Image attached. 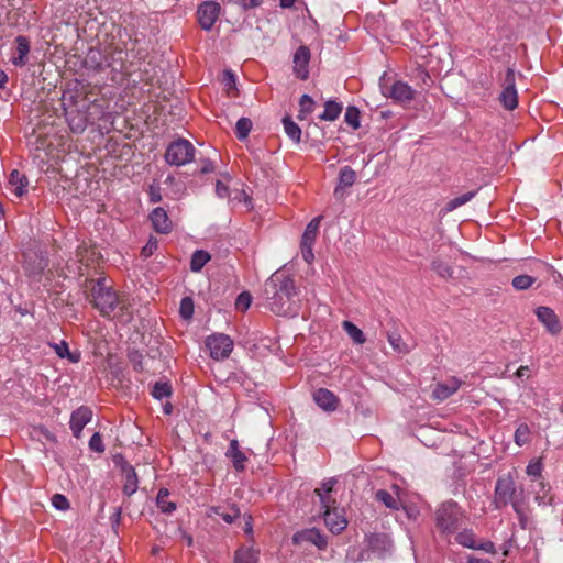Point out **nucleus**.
<instances>
[{
    "label": "nucleus",
    "instance_id": "nucleus-1",
    "mask_svg": "<svg viewBox=\"0 0 563 563\" xmlns=\"http://www.w3.org/2000/svg\"><path fill=\"white\" fill-rule=\"evenodd\" d=\"M263 296L266 307L277 316L295 317L299 312L298 289L294 278L285 272L271 275L264 284Z\"/></svg>",
    "mask_w": 563,
    "mask_h": 563
},
{
    "label": "nucleus",
    "instance_id": "nucleus-2",
    "mask_svg": "<svg viewBox=\"0 0 563 563\" xmlns=\"http://www.w3.org/2000/svg\"><path fill=\"white\" fill-rule=\"evenodd\" d=\"M63 106L68 125L74 133H82L88 124L92 123V110L98 108L97 104L88 103L85 99L77 101L73 95L69 97L64 95Z\"/></svg>",
    "mask_w": 563,
    "mask_h": 563
},
{
    "label": "nucleus",
    "instance_id": "nucleus-3",
    "mask_svg": "<svg viewBox=\"0 0 563 563\" xmlns=\"http://www.w3.org/2000/svg\"><path fill=\"white\" fill-rule=\"evenodd\" d=\"M91 303L103 317H109L121 303L118 294L107 285L104 278L91 282Z\"/></svg>",
    "mask_w": 563,
    "mask_h": 563
},
{
    "label": "nucleus",
    "instance_id": "nucleus-4",
    "mask_svg": "<svg viewBox=\"0 0 563 563\" xmlns=\"http://www.w3.org/2000/svg\"><path fill=\"white\" fill-rule=\"evenodd\" d=\"M464 511L455 501H445L435 511V525L442 533H453L464 520Z\"/></svg>",
    "mask_w": 563,
    "mask_h": 563
},
{
    "label": "nucleus",
    "instance_id": "nucleus-5",
    "mask_svg": "<svg viewBox=\"0 0 563 563\" xmlns=\"http://www.w3.org/2000/svg\"><path fill=\"white\" fill-rule=\"evenodd\" d=\"M511 504L517 515L521 516L520 501L516 498L515 482L510 476L500 477L496 482L494 505L497 509Z\"/></svg>",
    "mask_w": 563,
    "mask_h": 563
},
{
    "label": "nucleus",
    "instance_id": "nucleus-6",
    "mask_svg": "<svg viewBox=\"0 0 563 563\" xmlns=\"http://www.w3.org/2000/svg\"><path fill=\"white\" fill-rule=\"evenodd\" d=\"M194 145L185 139L172 142L165 153V161L169 165L183 166L190 163L195 157Z\"/></svg>",
    "mask_w": 563,
    "mask_h": 563
},
{
    "label": "nucleus",
    "instance_id": "nucleus-7",
    "mask_svg": "<svg viewBox=\"0 0 563 563\" xmlns=\"http://www.w3.org/2000/svg\"><path fill=\"white\" fill-rule=\"evenodd\" d=\"M206 346L211 358L223 361L230 356L233 350V341L227 334L216 333L206 339Z\"/></svg>",
    "mask_w": 563,
    "mask_h": 563
},
{
    "label": "nucleus",
    "instance_id": "nucleus-8",
    "mask_svg": "<svg viewBox=\"0 0 563 563\" xmlns=\"http://www.w3.org/2000/svg\"><path fill=\"white\" fill-rule=\"evenodd\" d=\"M321 217L313 218L306 227L305 232L301 236V255L302 258L311 264L314 260L313 245L318 235Z\"/></svg>",
    "mask_w": 563,
    "mask_h": 563
},
{
    "label": "nucleus",
    "instance_id": "nucleus-9",
    "mask_svg": "<svg viewBox=\"0 0 563 563\" xmlns=\"http://www.w3.org/2000/svg\"><path fill=\"white\" fill-rule=\"evenodd\" d=\"M499 101L506 110L512 111L518 107V92L516 89V74L512 68H508L503 82V90L499 95Z\"/></svg>",
    "mask_w": 563,
    "mask_h": 563
},
{
    "label": "nucleus",
    "instance_id": "nucleus-10",
    "mask_svg": "<svg viewBox=\"0 0 563 563\" xmlns=\"http://www.w3.org/2000/svg\"><path fill=\"white\" fill-rule=\"evenodd\" d=\"M107 66L113 71H125V60L128 52L125 45L121 42H111L104 46Z\"/></svg>",
    "mask_w": 563,
    "mask_h": 563
},
{
    "label": "nucleus",
    "instance_id": "nucleus-11",
    "mask_svg": "<svg viewBox=\"0 0 563 563\" xmlns=\"http://www.w3.org/2000/svg\"><path fill=\"white\" fill-rule=\"evenodd\" d=\"M221 7L216 1H203L197 10V20L200 27L210 31L217 22Z\"/></svg>",
    "mask_w": 563,
    "mask_h": 563
},
{
    "label": "nucleus",
    "instance_id": "nucleus-12",
    "mask_svg": "<svg viewBox=\"0 0 563 563\" xmlns=\"http://www.w3.org/2000/svg\"><path fill=\"white\" fill-rule=\"evenodd\" d=\"M292 543L301 545L310 543L316 545L319 550H325L328 547L327 538L316 528L303 529L292 536Z\"/></svg>",
    "mask_w": 563,
    "mask_h": 563
},
{
    "label": "nucleus",
    "instance_id": "nucleus-13",
    "mask_svg": "<svg viewBox=\"0 0 563 563\" xmlns=\"http://www.w3.org/2000/svg\"><path fill=\"white\" fill-rule=\"evenodd\" d=\"M536 316L538 321L545 327L550 334L556 335L561 332V322L552 308L544 306L538 307L536 309Z\"/></svg>",
    "mask_w": 563,
    "mask_h": 563
},
{
    "label": "nucleus",
    "instance_id": "nucleus-14",
    "mask_svg": "<svg viewBox=\"0 0 563 563\" xmlns=\"http://www.w3.org/2000/svg\"><path fill=\"white\" fill-rule=\"evenodd\" d=\"M92 410L89 407L81 406L73 411L70 416L69 427L73 435L77 439L81 437L84 428L91 421Z\"/></svg>",
    "mask_w": 563,
    "mask_h": 563
},
{
    "label": "nucleus",
    "instance_id": "nucleus-15",
    "mask_svg": "<svg viewBox=\"0 0 563 563\" xmlns=\"http://www.w3.org/2000/svg\"><path fill=\"white\" fill-rule=\"evenodd\" d=\"M322 508L324 510L323 520L329 530L335 534L342 532L346 528L347 521L345 517L338 510L336 506L332 505L331 507Z\"/></svg>",
    "mask_w": 563,
    "mask_h": 563
},
{
    "label": "nucleus",
    "instance_id": "nucleus-16",
    "mask_svg": "<svg viewBox=\"0 0 563 563\" xmlns=\"http://www.w3.org/2000/svg\"><path fill=\"white\" fill-rule=\"evenodd\" d=\"M310 49L301 45L294 54V74L297 78L306 80L309 77Z\"/></svg>",
    "mask_w": 563,
    "mask_h": 563
},
{
    "label": "nucleus",
    "instance_id": "nucleus-17",
    "mask_svg": "<svg viewBox=\"0 0 563 563\" xmlns=\"http://www.w3.org/2000/svg\"><path fill=\"white\" fill-rule=\"evenodd\" d=\"M415 90L405 81H395L388 90V97L398 103H409L415 98Z\"/></svg>",
    "mask_w": 563,
    "mask_h": 563
},
{
    "label": "nucleus",
    "instance_id": "nucleus-18",
    "mask_svg": "<svg viewBox=\"0 0 563 563\" xmlns=\"http://www.w3.org/2000/svg\"><path fill=\"white\" fill-rule=\"evenodd\" d=\"M462 385V380L456 377H450L445 382L435 384L432 390V398L439 401L448 399L455 394Z\"/></svg>",
    "mask_w": 563,
    "mask_h": 563
},
{
    "label": "nucleus",
    "instance_id": "nucleus-19",
    "mask_svg": "<svg viewBox=\"0 0 563 563\" xmlns=\"http://www.w3.org/2000/svg\"><path fill=\"white\" fill-rule=\"evenodd\" d=\"M314 402L324 411H335L340 404L339 398L327 388H319L313 393Z\"/></svg>",
    "mask_w": 563,
    "mask_h": 563
},
{
    "label": "nucleus",
    "instance_id": "nucleus-20",
    "mask_svg": "<svg viewBox=\"0 0 563 563\" xmlns=\"http://www.w3.org/2000/svg\"><path fill=\"white\" fill-rule=\"evenodd\" d=\"M150 220H151L152 225L156 232L166 234L172 231L173 223L164 208H162V207L155 208L150 213Z\"/></svg>",
    "mask_w": 563,
    "mask_h": 563
},
{
    "label": "nucleus",
    "instance_id": "nucleus-21",
    "mask_svg": "<svg viewBox=\"0 0 563 563\" xmlns=\"http://www.w3.org/2000/svg\"><path fill=\"white\" fill-rule=\"evenodd\" d=\"M84 64L87 69L93 71H100L108 68L104 48H89L85 57Z\"/></svg>",
    "mask_w": 563,
    "mask_h": 563
},
{
    "label": "nucleus",
    "instance_id": "nucleus-22",
    "mask_svg": "<svg viewBox=\"0 0 563 563\" xmlns=\"http://www.w3.org/2000/svg\"><path fill=\"white\" fill-rule=\"evenodd\" d=\"M29 180L25 175L20 173L18 169H13L9 176L8 188L11 192L20 198L26 192Z\"/></svg>",
    "mask_w": 563,
    "mask_h": 563
},
{
    "label": "nucleus",
    "instance_id": "nucleus-23",
    "mask_svg": "<svg viewBox=\"0 0 563 563\" xmlns=\"http://www.w3.org/2000/svg\"><path fill=\"white\" fill-rule=\"evenodd\" d=\"M225 455H227V457L231 459L235 471L241 472L245 468V462L247 461V457L240 450L238 440H235V439L231 440Z\"/></svg>",
    "mask_w": 563,
    "mask_h": 563
},
{
    "label": "nucleus",
    "instance_id": "nucleus-24",
    "mask_svg": "<svg viewBox=\"0 0 563 563\" xmlns=\"http://www.w3.org/2000/svg\"><path fill=\"white\" fill-rule=\"evenodd\" d=\"M335 484L336 479L331 477L322 482L321 488H317L314 490L316 495L320 499L322 507H331L332 505H335L336 501L331 496V493Z\"/></svg>",
    "mask_w": 563,
    "mask_h": 563
},
{
    "label": "nucleus",
    "instance_id": "nucleus-25",
    "mask_svg": "<svg viewBox=\"0 0 563 563\" xmlns=\"http://www.w3.org/2000/svg\"><path fill=\"white\" fill-rule=\"evenodd\" d=\"M355 180L356 173L350 166L342 167L339 174V185L334 189V196L336 198L342 197V189L353 186Z\"/></svg>",
    "mask_w": 563,
    "mask_h": 563
},
{
    "label": "nucleus",
    "instance_id": "nucleus-26",
    "mask_svg": "<svg viewBox=\"0 0 563 563\" xmlns=\"http://www.w3.org/2000/svg\"><path fill=\"white\" fill-rule=\"evenodd\" d=\"M124 484H123V493L126 496L133 495L139 487V479L136 472L133 466L126 464L122 467Z\"/></svg>",
    "mask_w": 563,
    "mask_h": 563
},
{
    "label": "nucleus",
    "instance_id": "nucleus-27",
    "mask_svg": "<svg viewBox=\"0 0 563 563\" xmlns=\"http://www.w3.org/2000/svg\"><path fill=\"white\" fill-rule=\"evenodd\" d=\"M15 53L12 56V63L15 66H23L26 63V56L30 52V43L26 37L18 36L15 38Z\"/></svg>",
    "mask_w": 563,
    "mask_h": 563
},
{
    "label": "nucleus",
    "instance_id": "nucleus-28",
    "mask_svg": "<svg viewBox=\"0 0 563 563\" xmlns=\"http://www.w3.org/2000/svg\"><path fill=\"white\" fill-rule=\"evenodd\" d=\"M550 486L543 479H540L534 489V500L540 506H548L552 504L553 497L550 495Z\"/></svg>",
    "mask_w": 563,
    "mask_h": 563
},
{
    "label": "nucleus",
    "instance_id": "nucleus-29",
    "mask_svg": "<svg viewBox=\"0 0 563 563\" xmlns=\"http://www.w3.org/2000/svg\"><path fill=\"white\" fill-rule=\"evenodd\" d=\"M168 497L169 490L167 488H161L156 496V505L162 512L170 515L176 510V503L169 500Z\"/></svg>",
    "mask_w": 563,
    "mask_h": 563
},
{
    "label": "nucleus",
    "instance_id": "nucleus-30",
    "mask_svg": "<svg viewBox=\"0 0 563 563\" xmlns=\"http://www.w3.org/2000/svg\"><path fill=\"white\" fill-rule=\"evenodd\" d=\"M258 552L253 548L242 547L235 551L234 563H257Z\"/></svg>",
    "mask_w": 563,
    "mask_h": 563
},
{
    "label": "nucleus",
    "instance_id": "nucleus-31",
    "mask_svg": "<svg viewBox=\"0 0 563 563\" xmlns=\"http://www.w3.org/2000/svg\"><path fill=\"white\" fill-rule=\"evenodd\" d=\"M211 256L203 250H197L191 255L190 269L194 273H198L202 267L210 261Z\"/></svg>",
    "mask_w": 563,
    "mask_h": 563
},
{
    "label": "nucleus",
    "instance_id": "nucleus-32",
    "mask_svg": "<svg viewBox=\"0 0 563 563\" xmlns=\"http://www.w3.org/2000/svg\"><path fill=\"white\" fill-rule=\"evenodd\" d=\"M49 346L54 349L55 353L60 358H68L73 363L79 362V354H74L69 351L68 344L65 341H60L59 343H49Z\"/></svg>",
    "mask_w": 563,
    "mask_h": 563
},
{
    "label": "nucleus",
    "instance_id": "nucleus-33",
    "mask_svg": "<svg viewBox=\"0 0 563 563\" xmlns=\"http://www.w3.org/2000/svg\"><path fill=\"white\" fill-rule=\"evenodd\" d=\"M341 112L342 106L335 101L330 100L325 102L324 111L319 118L324 121H334L339 118Z\"/></svg>",
    "mask_w": 563,
    "mask_h": 563
},
{
    "label": "nucleus",
    "instance_id": "nucleus-34",
    "mask_svg": "<svg viewBox=\"0 0 563 563\" xmlns=\"http://www.w3.org/2000/svg\"><path fill=\"white\" fill-rule=\"evenodd\" d=\"M342 327L344 331L347 333V335L353 340L356 344H363L366 341V338L363 333V331L357 328L354 323L351 321H343Z\"/></svg>",
    "mask_w": 563,
    "mask_h": 563
},
{
    "label": "nucleus",
    "instance_id": "nucleus-35",
    "mask_svg": "<svg viewBox=\"0 0 563 563\" xmlns=\"http://www.w3.org/2000/svg\"><path fill=\"white\" fill-rule=\"evenodd\" d=\"M283 124L287 136L294 142L299 143L301 129L289 117L283 119Z\"/></svg>",
    "mask_w": 563,
    "mask_h": 563
},
{
    "label": "nucleus",
    "instance_id": "nucleus-36",
    "mask_svg": "<svg viewBox=\"0 0 563 563\" xmlns=\"http://www.w3.org/2000/svg\"><path fill=\"white\" fill-rule=\"evenodd\" d=\"M455 540L459 544H461L464 548H468V549H473V550L476 548L477 540H476L475 533L472 530L465 529V530L459 532L456 534Z\"/></svg>",
    "mask_w": 563,
    "mask_h": 563
},
{
    "label": "nucleus",
    "instance_id": "nucleus-37",
    "mask_svg": "<svg viewBox=\"0 0 563 563\" xmlns=\"http://www.w3.org/2000/svg\"><path fill=\"white\" fill-rule=\"evenodd\" d=\"M431 267L441 278L448 279L453 275V268L440 258H434L431 262Z\"/></svg>",
    "mask_w": 563,
    "mask_h": 563
},
{
    "label": "nucleus",
    "instance_id": "nucleus-38",
    "mask_svg": "<svg viewBox=\"0 0 563 563\" xmlns=\"http://www.w3.org/2000/svg\"><path fill=\"white\" fill-rule=\"evenodd\" d=\"M475 194H476L475 191H468L459 197L451 199L444 208L445 212H451V211L455 210L456 208L467 203L468 201H471L474 198Z\"/></svg>",
    "mask_w": 563,
    "mask_h": 563
},
{
    "label": "nucleus",
    "instance_id": "nucleus-39",
    "mask_svg": "<svg viewBox=\"0 0 563 563\" xmlns=\"http://www.w3.org/2000/svg\"><path fill=\"white\" fill-rule=\"evenodd\" d=\"M253 123L249 118H240L235 124V135L239 140L247 137L252 130Z\"/></svg>",
    "mask_w": 563,
    "mask_h": 563
},
{
    "label": "nucleus",
    "instance_id": "nucleus-40",
    "mask_svg": "<svg viewBox=\"0 0 563 563\" xmlns=\"http://www.w3.org/2000/svg\"><path fill=\"white\" fill-rule=\"evenodd\" d=\"M299 114L298 119L303 120L308 114L313 112L314 108V101L313 99L308 95H302L299 100Z\"/></svg>",
    "mask_w": 563,
    "mask_h": 563
},
{
    "label": "nucleus",
    "instance_id": "nucleus-41",
    "mask_svg": "<svg viewBox=\"0 0 563 563\" xmlns=\"http://www.w3.org/2000/svg\"><path fill=\"white\" fill-rule=\"evenodd\" d=\"M151 394L154 398L162 400L172 395V386L167 382H156Z\"/></svg>",
    "mask_w": 563,
    "mask_h": 563
},
{
    "label": "nucleus",
    "instance_id": "nucleus-42",
    "mask_svg": "<svg viewBox=\"0 0 563 563\" xmlns=\"http://www.w3.org/2000/svg\"><path fill=\"white\" fill-rule=\"evenodd\" d=\"M536 282V278L529 275H518L516 276L511 285L516 290H527L529 289Z\"/></svg>",
    "mask_w": 563,
    "mask_h": 563
},
{
    "label": "nucleus",
    "instance_id": "nucleus-43",
    "mask_svg": "<svg viewBox=\"0 0 563 563\" xmlns=\"http://www.w3.org/2000/svg\"><path fill=\"white\" fill-rule=\"evenodd\" d=\"M375 497L378 501L383 503L387 508H390V509L398 508V500L396 498H394L391 496V494L385 489L377 490Z\"/></svg>",
    "mask_w": 563,
    "mask_h": 563
},
{
    "label": "nucleus",
    "instance_id": "nucleus-44",
    "mask_svg": "<svg viewBox=\"0 0 563 563\" xmlns=\"http://www.w3.org/2000/svg\"><path fill=\"white\" fill-rule=\"evenodd\" d=\"M47 263L44 257L38 256L34 264H31L29 261L25 262V271L29 275L37 276L41 275Z\"/></svg>",
    "mask_w": 563,
    "mask_h": 563
},
{
    "label": "nucleus",
    "instance_id": "nucleus-45",
    "mask_svg": "<svg viewBox=\"0 0 563 563\" xmlns=\"http://www.w3.org/2000/svg\"><path fill=\"white\" fill-rule=\"evenodd\" d=\"M530 429L526 423H521L515 431V442L522 446L529 442Z\"/></svg>",
    "mask_w": 563,
    "mask_h": 563
},
{
    "label": "nucleus",
    "instance_id": "nucleus-46",
    "mask_svg": "<svg viewBox=\"0 0 563 563\" xmlns=\"http://www.w3.org/2000/svg\"><path fill=\"white\" fill-rule=\"evenodd\" d=\"M345 122L354 130L360 128V111L356 107H347L344 115Z\"/></svg>",
    "mask_w": 563,
    "mask_h": 563
},
{
    "label": "nucleus",
    "instance_id": "nucleus-47",
    "mask_svg": "<svg viewBox=\"0 0 563 563\" xmlns=\"http://www.w3.org/2000/svg\"><path fill=\"white\" fill-rule=\"evenodd\" d=\"M388 342L393 346V349L398 353H408L409 347L408 345L402 341L401 336L397 333L388 334Z\"/></svg>",
    "mask_w": 563,
    "mask_h": 563
},
{
    "label": "nucleus",
    "instance_id": "nucleus-48",
    "mask_svg": "<svg viewBox=\"0 0 563 563\" xmlns=\"http://www.w3.org/2000/svg\"><path fill=\"white\" fill-rule=\"evenodd\" d=\"M180 316L188 320L194 314V301L189 297H185L180 301V308H179Z\"/></svg>",
    "mask_w": 563,
    "mask_h": 563
},
{
    "label": "nucleus",
    "instance_id": "nucleus-49",
    "mask_svg": "<svg viewBox=\"0 0 563 563\" xmlns=\"http://www.w3.org/2000/svg\"><path fill=\"white\" fill-rule=\"evenodd\" d=\"M543 470L542 462L540 460H532L527 465L526 472L529 476L540 478Z\"/></svg>",
    "mask_w": 563,
    "mask_h": 563
},
{
    "label": "nucleus",
    "instance_id": "nucleus-50",
    "mask_svg": "<svg viewBox=\"0 0 563 563\" xmlns=\"http://www.w3.org/2000/svg\"><path fill=\"white\" fill-rule=\"evenodd\" d=\"M89 448L91 451L97 453H102L104 451L102 438L99 432L93 433L92 437L90 438Z\"/></svg>",
    "mask_w": 563,
    "mask_h": 563
},
{
    "label": "nucleus",
    "instance_id": "nucleus-51",
    "mask_svg": "<svg viewBox=\"0 0 563 563\" xmlns=\"http://www.w3.org/2000/svg\"><path fill=\"white\" fill-rule=\"evenodd\" d=\"M157 247H158V242L155 238L152 236V238H150L147 243L142 247L141 255L145 258L150 257L157 250Z\"/></svg>",
    "mask_w": 563,
    "mask_h": 563
},
{
    "label": "nucleus",
    "instance_id": "nucleus-52",
    "mask_svg": "<svg viewBox=\"0 0 563 563\" xmlns=\"http://www.w3.org/2000/svg\"><path fill=\"white\" fill-rule=\"evenodd\" d=\"M240 516V509L232 505L230 506L228 511H224L221 514V519L225 521L227 523H232L236 518Z\"/></svg>",
    "mask_w": 563,
    "mask_h": 563
},
{
    "label": "nucleus",
    "instance_id": "nucleus-53",
    "mask_svg": "<svg viewBox=\"0 0 563 563\" xmlns=\"http://www.w3.org/2000/svg\"><path fill=\"white\" fill-rule=\"evenodd\" d=\"M52 504L58 510H67L69 508L68 499L62 494H55L52 497Z\"/></svg>",
    "mask_w": 563,
    "mask_h": 563
},
{
    "label": "nucleus",
    "instance_id": "nucleus-54",
    "mask_svg": "<svg viewBox=\"0 0 563 563\" xmlns=\"http://www.w3.org/2000/svg\"><path fill=\"white\" fill-rule=\"evenodd\" d=\"M251 301H252L251 295L249 292H242L236 298L235 307H236V309L244 311L250 307Z\"/></svg>",
    "mask_w": 563,
    "mask_h": 563
},
{
    "label": "nucleus",
    "instance_id": "nucleus-55",
    "mask_svg": "<svg viewBox=\"0 0 563 563\" xmlns=\"http://www.w3.org/2000/svg\"><path fill=\"white\" fill-rule=\"evenodd\" d=\"M233 3L240 5L243 10H251L258 8L263 4L264 0H231Z\"/></svg>",
    "mask_w": 563,
    "mask_h": 563
},
{
    "label": "nucleus",
    "instance_id": "nucleus-56",
    "mask_svg": "<svg viewBox=\"0 0 563 563\" xmlns=\"http://www.w3.org/2000/svg\"><path fill=\"white\" fill-rule=\"evenodd\" d=\"M223 84L225 85V87L228 88V92L231 93L230 91L232 89H235V75L232 70L230 69H227L223 71V79H222Z\"/></svg>",
    "mask_w": 563,
    "mask_h": 563
},
{
    "label": "nucleus",
    "instance_id": "nucleus-57",
    "mask_svg": "<svg viewBox=\"0 0 563 563\" xmlns=\"http://www.w3.org/2000/svg\"><path fill=\"white\" fill-rule=\"evenodd\" d=\"M474 550H482L486 553H496L495 545L492 541L485 540V541H477L476 548Z\"/></svg>",
    "mask_w": 563,
    "mask_h": 563
},
{
    "label": "nucleus",
    "instance_id": "nucleus-58",
    "mask_svg": "<svg viewBox=\"0 0 563 563\" xmlns=\"http://www.w3.org/2000/svg\"><path fill=\"white\" fill-rule=\"evenodd\" d=\"M150 202L157 203L162 200L161 188L158 186H150L148 189Z\"/></svg>",
    "mask_w": 563,
    "mask_h": 563
},
{
    "label": "nucleus",
    "instance_id": "nucleus-59",
    "mask_svg": "<svg viewBox=\"0 0 563 563\" xmlns=\"http://www.w3.org/2000/svg\"><path fill=\"white\" fill-rule=\"evenodd\" d=\"M216 194L220 198H225L229 196V187L222 181L218 180L216 184Z\"/></svg>",
    "mask_w": 563,
    "mask_h": 563
},
{
    "label": "nucleus",
    "instance_id": "nucleus-60",
    "mask_svg": "<svg viewBox=\"0 0 563 563\" xmlns=\"http://www.w3.org/2000/svg\"><path fill=\"white\" fill-rule=\"evenodd\" d=\"M214 170V165L211 161H205L200 168L201 174H209Z\"/></svg>",
    "mask_w": 563,
    "mask_h": 563
},
{
    "label": "nucleus",
    "instance_id": "nucleus-61",
    "mask_svg": "<svg viewBox=\"0 0 563 563\" xmlns=\"http://www.w3.org/2000/svg\"><path fill=\"white\" fill-rule=\"evenodd\" d=\"M417 76L422 80L423 84L428 86V81H431V77L429 76V74L421 67L417 69Z\"/></svg>",
    "mask_w": 563,
    "mask_h": 563
},
{
    "label": "nucleus",
    "instance_id": "nucleus-62",
    "mask_svg": "<svg viewBox=\"0 0 563 563\" xmlns=\"http://www.w3.org/2000/svg\"><path fill=\"white\" fill-rule=\"evenodd\" d=\"M297 0H279V5L282 9H290L294 7Z\"/></svg>",
    "mask_w": 563,
    "mask_h": 563
},
{
    "label": "nucleus",
    "instance_id": "nucleus-63",
    "mask_svg": "<svg viewBox=\"0 0 563 563\" xmlns=\"http://www.w3.org/2000/svg\"><path fill=\"white\" fill-rule=\"evenodd\" d=\"M466 563H492V561L487 560V559H479V558H475V556H468Z\"/></svg>",
    "mask_w": 563,
    "mask_h": 563
},
{
    "label": "nucleus",
    "instance_id": "nucleus-64",
    "mask_svg": "<svg viewBox=\"0 0 563 563\" xmlns=\"http://www.w3.org/2000/svg\"><path fill=\"white\" fill-rule=\"evenodd\" d=\"M222 512H223V509L221 506H212V507H210L208 515L211 516L212 514H214V515L221 517Z\"/></svg>",
    "mask_w": 563,
    "mask_h": 563
}]
</instances>
